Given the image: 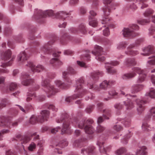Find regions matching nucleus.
<instances>
[{"mask_svg": "<svg viewBox=\"0 0 155 155\" xmlns=\"http://www.w3.org/2000/svg\"><path fill=\"white\" fill-rule=\"evenodd\" d=\"M93 122V120L91 119L86 121L85 118L78 119L77 118H74L72 121L75 127H78L81 129L84 128L85 133L89 134H92L94 132V129L91 125Z\"/></svg>", "mask_w": 155, "mask_h": 155, "instance_id": "1", "label": "nucleus"}, {"mask_svg": "<svg viewBox=\"0 0 155 155\" xmlns=\"http://www.w3.org/2000/svg\"><path fill=\"white\" fill-rule=\"evenodd\" d=\"M84 83V78L82 77L77 79L76 81V85L75 92L77 93L74 94L72 96L67 97L65 101L68 102H70L73 100L77 98L82 97L84 94L87 93L86 90L84 89L82 84Z\"/></svg>", "mask_w": 155, "mask_h": 155, "instance_id": "2", "label": "nucleus"}, {"mask_svg": "<svg viewBox=\"0 0 155 155\" xmlns=\"http://www.w3.org/2000/svg\"><path fill=\"white\" fill-rule=\"evenodd\" d=\"M132 70L133 72L125 74L122 76V78L123 79L127 80L135 77L137 75L136 73L139 74L137 82L140 83L144 81L147 74L144 70L138 67H134Z\"/></svg>", "mask_w": 155, "mask_h": 155, "instance_id": "3", "label": "nucleus"}, {"mask_svg": "<svg viewBox=\"0 0 155 155\" xmlns=\"http://www.w3.org/2000/svg\"><path fill=\"white\" fill-rule=\"evenodd\" d=\"M103 74L102 72L99 71H94L91 73L90 76L91 78L89 76L87 77V86L90 89L94 88V89L97 91H100L101 88L98 86L94 85L93 86V83L92 82L91 79L93 81H97L100 77L102 76Z\"/></svg>", "mask_w": 155, "mask_h": 155, "instance_id": "4", "label": "nucleus"}, {"mask_svg": "<svg viewBox=\"0 0 155 155\" xmlns=\"http://www.w3.org/2000/svg\"><path fill=\"white\" fill-rule=\"evenodd\" d=\"M57 38L55 37L54 39L48 42L46 44L43 46L41 48L40 51L39 52L41 53V58H44L45 56H43L42 54H50L52 52L53 56L54 57H58L61 53L60 51L56 52L54 51L52 48H51V46L55 41Z\"/></svg>", "mask_w": 155, "mask_h": 155, "instance_id": "5", "label": "nucleus"}, {"mask_svg": "<svg viewBox=\"0 0 155 155\" xmlns=\"http://www.w3.org/2000/svg\"><path fill=\"white\" fill-rule=\"evenodd\" d=\"M41 85L44 87V91L48 97H51L54 95L58 91V89H56L54 86L51 84L50 81L49 79H45L42 80Z\"/></svg>", "mask_w": 155, "mask_h": 155, "instance_id": "6", "label": "nucleus"}, {"mask_svg": "<svg viewBox=\"0 0 155 155\" xmlns=\"http://www.w3.org/2000/svg\"><path fill=\"white\" fill-rule=\"evenodd\" d=\"M68 115L67 114H63L60 119L56 120L57 123L63 122V127L61 130V133L63 134L65 133L69 134L71 132L69 127L70 120L68 118Z\"/></svg>", "mask_w": 155, "mask_h": 155, "instance_id": "7", "label": "nucleus"}, {"mask_svg": "<svg viewBox=\"0 0 155 155\" xmlns=\"http://www.w3.org/2000/svg\"><path fill=\"white\" fill-rule=\"evenodd\" d=\"M112 1V0H104V3L105 5L103 9L104 11V16L101 19V23L102 24L108 23L110 20V19L109 16V15L110 12V10L107 5L110 4Z\"/></svg>", "mask_w": 155, "mask_h": 155, "instance_id": "8", "label": "nucleus"}, {"mask_svg": "<svg viewBox=\"0 0 155 155\" xmlns=\"http://www.w3.org/2000/svg\"><path fill=\"white\" fill-rule=\"evenodd\" d=\"M35 18L37 19L41 20L38 21V22H41V19L48 16H52L54 15L53 11L52 10H47L43 11L41 10H36L35 11Z\"/></svg>", "mask_w": 155, "mask_h": 155, "instance_id": "9", "label": "nucleus"}, {"mask_svg": "<svg viewBox=\"0 0 155 155\" xmlns=\"http://www.w3.org/2000/svg\"><path fill=\"white\" fill-rule=\"evenodd\" d=\"M147 1V0H136L134 2L130 3V5H128L127 8L135 10L137 9V5H138L140 6L141 9H144L148 6V4L146 3Z\"/></svg>", "mask_w": 155, "mask_h": 155, "instance_id": "10", "label": "nucleus"}, {"mask_svg": "<svg viewBox=\"0 0 155 155\" xmlns=\"http://www.w3.org/2000/svg\"><path fill=\"white\" fill-rule=\"evenodd\" d=\"M70 15L69 13L61 11L56 13V17L57 18L60 19L58 26L60 28H65L66 25V23L64 21V20L68 18V16Z\"/></svg>", "mask_w": 155, "mask_h": 155, "instance_id": "11", "label": "nucleus"}, {"mask_svg": "<svg viewBox=\"0 0 155 155\" xmlns=\"http://www.w3.org/2000/svg\"><path fill=\"white\" fill-rule=\"evenodd\" d=\"M68 143L66 139H64L60 141L57 144H53L52 145H51L50 147L52 148H54V151L58 154H61L62 151L61 148L67 146Z\"/></svg>", "mask_w": 155, "mask_h": 155, "instance_id": "12", "label": "nucleus"}, {"mask_svg": "<svg viewBox=\"0 0 155 155\" xmlns=\"http://www.w3.org/2000/svg\"><path fill=\"white\" fill-rule=\"evenodd\" d=\"M18 122L15 121L13 122H11L8 117L3 116L0 117V127L6 126L8 127H14L18 125Z\"/></svg>", "mask_w": 155, "mask_h": 155, "instance_id": "13", "label": "nucleus"}, {"mask_svg": "<svg viewBox=\"0 0 155 155\" xmlns=\"http://www.w3.org/2000/svg\"><path fill=\"white\" fill-rule=\"evenodd\" d=\"M70 31L73 33L79 35H85L87 33V28L85 25L83 23L80 24L77 28L73 27L71 28Z\"/></svg>", "mask_w": 155, "mask_h": 155, "instance_id": "14", "label": "nucleus"}, {"mask_svg": "<svg viewBox=\"0 0 155 155\" xmlns=\"http://www.w3.org/2000/svg\"><path fill=\"white\" fill-rule=\"evenodd\" d=\"M96 51H93L92 53L94 55L97 56L96 58L97 60L100 61H104L105 58L104 56H101V55L103 54V48H102L98 45H96L95 46Z\"/></svg>", "mask_w": 155, "mask_h": 155, "instance_id": "15", "label": "nucleus"}, {"mask_svg": "<svg viewBox=\"0 0 155 155\" xmlns=\"http://www.w3.org/2000/svg\"><path fill=\"white\" fill-rule=\"evenodd\" d=\"M119 64L118 61H111L110 62H107L105 63V68L106 69L107 72L110 74H114L117 72V71L113 68L111 66V65L116 66Z\"/></svg>", "mask_w": 155, "mask_h": 155, "instance_id": "16", "label": "nucleus"}, {"mask_svg": "<svg viewBox=\"0 0 155 155\" xmlns=\"http://www.w3.org/2000/svg\"><path fill=\"white\" fill-rule=\"evenodd\" d=\"M106 139H103V137H100L97 143V145L99 147V150L101 153H106L107 151H109L111 147L108 146L104 147L103 144L104 143V141Z\"/></svg>", "mask_w": 155, "mask_h": 155, "instance_id": "17", "label": "nucleus"}, {"mask_svg": "<svg viewBox=\"0 0 155 155\" xmlns=\"http://www.w3.org/2000/svg\"><path fill=\"white\" fill-rule=\"evenodd\" d=\"M26 66L29 67L33 72H39L44 69L45 68L41 64L35 66L33 63L31 61H28Z\"/></svg>", "mask_w": 155, "mask_h": 155, "instance_id": "18", "label": "nucleus"}, {"mask_svg": "<svg viewBox=\"0 0 155 155\" xmlns=\"http://www.w3.org/2000/svg\"><path fill=\"white\" fill-rule=\"evenodd\" d=\"M137 105V114L139 115L141 114L145 110V107L144 104L146 103L147 101L137 99L135 100Z\"/></svg>", "mask_w": 155, "mask_h": 155, "instance_id": "19", "label": "nucleus"}, {"mask_svg": "<svg viewBox=\"0 0 155 155\" xmlns=\"http://www.w3.org/2000/svg\"><path fill=\"white\" fill-rule=\"evenodd\" d=\"M123 35L124 37L133 38L139 35L138 33L131 30L129 28H124L123 30Z\"/></svg>", "mask_w": 155, "mask_h": 155, "instance_id": "20", "label": "nucleus"}, {"mask_svg": "<svg viewBox=\"0 0 155 155\" xmlns=\"http://www.w3.org/2000/svg\"><path fill=\"white\" fill-rule=\"evenodd\" d=\"M34 82V80L30 78L29 75L26 73H23L21 76V84L27 86Z\"/></svg>", "mask_w": 155, "mask_h": 155, "instance_id": "21", "label": "nucleus"}, {"mask_svg": "<svg viewBox=\"0 0 155 155\" xmlns=\"http://www.w3.org/2000/svg\"><path fill=\"white\" fill-rule=\"evenodd\" d=\"M135 47L134 44H130L127 48L126 50L125 51L126 54L131 56H135L139 54V52L137 50H133V48Z\"/></svg>", "mask_w": 155, "mask_h": 155, "instance_id": "22", "label": "nucleus"}, {"mask_svg": "<svg viewBox=\"0 0 155 155\" xmlns=\"http://www.w3.org/2000/svg\"><path fill=\"white\" fill-rule=\"evenodd\" d=\"M90 16L89 18V25L93 27H95L97 25V23L96 19L94 18L93 17L95 16L97 14L93 10H91L90 12Z\"/></svg>", "mask_w": 155, "mask_h": 155, "instance_id": "23", "label": "nucleus"}, {"mask_svg": "<svg viewBox=\"0 0 155 155\" xmlns=\"http://www.w3.org/2000/svg\"><path fill=\"white\" fill-rule=\"evenodd\" d=\"M49 112L48 110H45L42 111L41 113V115L38 116L39 122L42 123L45 120H47L49 117Z\"/></svg>", "mask_w": 155, "mask_h": 155, "instance_id": "24", "label": "nucleus"}, {"mask_svg": "<svg viewBox=\"0 0 155 155\" xmlns=\"http://www.w3.org/2000/svg\"><path fill=\"white\" fill-rule=\"evenodd\" d=\"M115 81L112 80L107 81L105 80L100 84V87L101 89L106 90L107 88L110 87L113 85Z\"/></svg>", "mask_w": 155, "mask_h": 155, "instance_id": "25", "label": "nucleus"}, {"mask_svg": "<svg viewBox=\"0 0 155 155\" xmlns=\"http://www.w3.org/2000/svg\"><path fill=\"white\" fill-rule=\"evenodd\" d=\"M28 57L25 52H21L18 55V60L19 64H23L27 60Z\"/></svg>", "mask_w": 155, "mask_h": 155, "instance_id": "26", "label": "nucleus"}, {"mask_svg": "<svg viewBox=\"0 0 155 155\" xmlns=\"http://www.w3.org/2000/svg\"><path fill=\"white\" fill-rule=\"evenodd\" d=\"M154 47L152 45H150L143 49L144 53H141V54L144 56H148L152 53L153 52Z\"/></svg>", "mask_w": 155, "mask_h": 155, "instance_id": "27", "label": "nucleus"}, {"mask_svg": "<svg viewBox=\"0 0 155 155\" xmlns=\"http://www.w3.org/2000/svg\"><path fill=\"white\" fill-rule=\"evenodd\" d=\"M137 64V62L134 58H128L125 59L124 64L127 66H134Z\"/></svg>", "mask_w": 155, "mask_h": 155, "instance_id": "28", "label": "nucleus"}, {"mask_svg": "<svg viewBox=\"0 0 155 155\" xmlns=\"http://www.w3.org/2000/svg\"><path fill=\"white\" fill-rule=\"evenodd\" d=\"M11 54L12 53L10 50L8 49L2 54L1 57L2 60L5 61H8L11 58Z\"/></svg>", "mask_w": 155, "mask_h": 155, "instance_id": "29", "label": "nucleus"}, {"mask_svg": "<svg viewBox=\"0 0 155 155\" xmlns=\"http://www.w3.org/2000/svg\"><path fill=\"white\" fill-rule=\"evenodd\" d=\"M61 36L60 38V42L63 44H64L65 41L67 40H71V37L69 36L67 33L62 32L61 33Z\"/></svg>", "mask_w": 155, "mask_h": 155, "instance_id": "30", "label": "nucleus"}, {"mask_svg": "<svg viewBox=\"0 0 155 155\" xmlns=\"http://www.w3.org/2000/svg\"><path fill=\"white\" fill-rule=\"evenodd\" d=\"M143 85L142 84H135L132 87L131 92L135 93L141 91L143 88Z\"/></svg>", "mask_w": 155, "mask_h": 155, "instance_id": "31", "label": "nucleus"}, {"mask_svg": "<svg viewBox=\"0 0 155 155\" xmlns=\"http://www.w3.org/2000/svg\"><path fill=\"white\" fill-rule=\"evenodd\" d=\"M128 99L127 101H124L123 103L127 110H130L134 107V105L131 101L129 98H127Z\"/></svg>", "mask_w": 155, "mask_h": 155, "instance_id": "32", "label": "nucleus"}, {"mask_svg": "<svg viewBox=\"0 0 155 155\" xmlns=\"http://www.w3.org/2000/svg\"><path fill=\"white\" fill-rule=\"evenodd\" d=\"M128 44V42L126 41L120 42L117 45V49L119 50H124Z\"/></svg>", "mask_w": 155, "mask_h": 155, "instance_id": "33", "label": "nucleus"}, {"mask_svg": "<svg viewBox=\"0 0 155 155\" xmlns=\"http://www.w3.org/2000/svg\"><path fill=\"white\" fill-rule=\"evenodd\" d=\"M146 147L145 146H143L140 147L139 149L137 150V155H146L147 154Z\"/></svg>", "mask_w": 155, "mask_h": 155, "instance_id": "34", "label": "nucleus"}, {"mask_svg": "<svg viewBox=\"0 0 155 155\" xmlns=\"http://www.w3.org/2000/svg\"><path fill=\"white\" fill-rule=\"evenodd\" d=\"M94 149L95 147L93 146L89 147L86 149H82L81 153H83L85 152L86 153H87L89 155H94L95 154L93 153Z\"/></svg>", "mask_w": 155, "mask_h": 155, "instance_id": "35", "label": "nucleus"}, {"mask_svg": "<svg viewBox=\"0 0 155 155\" xmlns=\"http://www.w3.org/2000/svg\"><path fill=\"white\" fill-rule=\"evenodd\" d=\"M118 120L121 121V123L126 127H129L130 125L131 120L130 118H126L124 119L118 118Z\"/></svg>", "mask_w": 155, "mask_h": 155, "instance_id": "36", "label": "nucleus"}, {"mask_svg": "<svg viewBox=\"0 0 155 155\" xmlns=\"http://www.w3.org/2000/svg\"><path fill=\"white\" fill-rule=\"evenodd\" d=\"M127 151V149L125 147H120L115 151V154L117 155H121Z\"/></svg>", "mask_w": 155, "mask_h": 155, "instance_id": "37", "label": "nucleus"}, {"mask_svg": "<svg viewBox=\"0 0 155 155\" xmlns=\"http://www.w3.org/2000/svg\"><path fill=\"white\" fill-rule=\"evenodd\" d=\"M132 135V134L130 132L128 134L125 136L123 139H121V141L122 143L124 144H127L128 142L129 139L130 138Z\"/></svg>", "mask_w": 155, "mask_h": 155, "instance_id": "38", "label": "nucleus"}, {"mask_svg": "<svg viewBox=\"0 0 155 155\" xmlns=\"http://www.w3.org/2000/svg\"><path fill=\"white\" fill-rule=\"evenodd\" d=\"M56 85L59 87L61 88L65 89L67 86L64 83H63L60 80H57L55 81Z\"/></svg>", "mask_w": 155, "mask_h": 155, "instance_id": "39", "label": "nucleus"}, {"mask_svg": "<svg viewBox=\"0 0 155 155\" xmlns=\"http://www.w3.org/2000/svg\"><path fill=\"white\" fill-rule=\"evenodd\" d=\"M154 12L152 9L150 8L148 9L144 13L143 15L145 17L149 18L153 14Z\"/></svg>", "mask_w": 155, "mask_h": 155, "instance_id": "40", "label": "nucleus"}, {"mask_svg": "<svg viewBox=\"0 0 155 155\" xmlns=\"http://www.w3.org/2000/svg\"><path fill=\"white\" fill-rule=\"evenodd\" d=\"M146 95L149 96L151 98H155V89L151 88L150 89V92L146 93Z\"/></svg>", "mask_w": 155, "mask_h": 155, "instance_id": "41", "label": "nucleus"}, {"mask_svg": "<svg viewBox=\"0 0 155 155\" xmlns=\"http://www.w3.org/2000/svg\"><path fill=\"white\" fill-rule=\"evenodd\" d=\"M37 122H39L38 116L37 117L35 115H32L29 120V123L31 124H34Z\"/></svg>", "mask_w": 155, "mask_h": 155, "instance_id": "42", "label": "nucleus"}, {"mask_svg": "<svg viewBox=\"0 0 155 155\" xmlns=\"http://www.w3.org/2000/svg\"><path fill=\"white\" fill-rule=\"evenodd\" d=\"M103 117L107 119H109V117H107V116H110V110L109 109H105L103 111Z\"/></svg>", "mask_w": 155, "mask_h": 155, "instance_id": "43", "label": "nucleus"}, {"mask_svg": "<svg viewBox=\"0 0 155 155\" xmlns=\"http://www.w3.org/2000/svg\"><path fill=\"white\" fill-rule=\"evenodd\" d=\"M53 62L55 63H58V65L59 66L63 64V63L61 61L56 58H53L50 61V64H53Z\"/></svg>", "mask_w": 155, "mask_h": 155, "instance_id": "44", "label": "nucleus"}, {"mask_svg": "<svg viewBox=\"0 0 155 155\" xmlns=\"http://www.w3.org/2000/svg\"><path fill=\"white\" fill-rule=\"evenodd\" d=\"M9 104V101L7 99H3L1 103H0V109L5 107L6 105Z\"/></svg>", "mask_w": 155, "mask_h": 155, "instance_id": "45", "label": "nucleus"}, {"mask_svg": "<svg viewBox=\"0 0 155 155\" xmlns=\"http://www.w3.org/2000/svg\"><path fill=\"white\" fill-rule=\"evenodd\" d=\"M68 73L74 75L77 74V72L71 66H69L67 68Z\"/></svg>", "mask_w": 155, "mask_h": 155, "instance_id": "46", "label": "nucleus"}, {"mask_svg": "<svg viewBox=\"0 0 155 155\" xmlns=\"http://www.w3.org/2000/svg\"><path fill=\"white\" fill-rule=\"evenodd\" d=\"M150 21V19H142L139 20L137 21V23L139 24L144 25L146 24L149 23Z\"/></svg>", "mask_w": 155, "mask_h": 155, "instance_id": "47", "label": "nucleus"}, {"mask_svg": "<svg viewBox=\"0 0 155 155\" xmlns=\"http://www.w3.org/2000/svg\"><path fill=\"white\" fill-rule=\"evenodd\" d=\"M106 26L104 25L103 27L102 28H104L103 30V35L105 36H107L109 35L110 34V31L109 30V28L108 27L105 28Z\"/></svg>", "mask_w": 155, "mask_h": 155, "instance_id": "48", "label": "nucleus"}, {"mask_svg": "<svg viewBox=\"0 0 155 155\" xmlns=\"http://www.w3.org/2000/svg\"><path fill=\"white\" fill-rule=\"evenodd\" d=\"M30 140L29 138L27 136H22L21 137V142L22 144H25Z\"/></svg>", "mask_w": 155, "mask_h": 155, "instance_id": "49", "label": "nucleus"}, {"mask_svg": "<svg viewBox=\"0 0 155 155\" xmlns=\"http://www.w3.org/2000/svg\"><path fill=\"white\" fill-rule=\"evenodd\" d=\"M82 144L81 140H75L73 143V146L75 147H81Z\"/></svg>", "mask_w": 155, "mask_h": 155, "instance_id": "50", "label": "nucleus"}, {"mask_svg": "<svg viewBox=\"0 0 155 155\" xmlns=\"http://www.w3.org/2000/svg\"><path fill=\"white\" fill-rule=\"evenodd\" d=\"M149 58L150 60L147 61V63L150 65H155V56L150 57Z\"/></svg>", "mask_w": 155, "mask_h": 155, "instance_id": "51", "label": "nucleus"}, {"mask_svg": "<svg viewBox=\"0 0 155 155\" xmlns=\"http://www.w3.org/2000/svg\"><path fill=\"white\" fill-rule=\"evenodd\" d=\"M143 130L145 131H149L150 130V128L149 125L146 123H143L142 125Z\"/></svg>", "mask_w": 155, "mask_h": 155, "instance_id": "52", "label": "nucleus"}, {"mask_svg": "<svg viewBox=\"0 0 155 155\" xmlns=\"http://www.w3.org/2000/svg\"><path fill=\"white\" fill-rule=\"evenodd\" d=\"M17 87V85L15 83H11L9 84V90L10 91H13Z\"/></svg>", "mask_w": 155, "mask_h": 155, "instance_id": "53", "label": "nucleus"}, {"mask_svg": "<svg viewBox=\"0 0 155 155\" xmlns=\"http://www.w3.org/2000/svg\"><path fill=\"white\" fill-rule=\"evenodd\" d=\"M13 58H12L11 60L8 62H5L2 63V64L1 65V66L4 67H5L10 66L12 63V61Z\"/></svg>", "mask_w": 155, "mask_h": 155, "instance_id": "54", "label": "nucleus"}, {"mask_svg": "<svg viewBox=\"0 0 155 155\" xmlns=\"http://www.w3.org/2000/svg\"><path fill=\"white\" fill-rule=\"evenodd\" d=\"M94 106L93 105L88 106L85 110L86 112L87 113H90L91 112L94 108Z\"/></svg>", "mask_w": 155, "mask_h": 155, "instance_id": "55", "label": "nucleus"}, {"mask_svg": "<svg viewBox=\"0 0 155 155\" xmlns=\"http://www.w3.org/2000/svg\"><path fill=\"white\" fill-rule=\"evenodd\" d=\"M36 145L34 142H32L28 147V149L30 151H32L36 148Z\"/></svg>", "mask_w": 155, "mask_h": 155, "instance_id": "56", "label": "nucleus"}, {"mask_svg": "<svg viewBox=\"0 0 155 155\" xmlns=\"http://www.w3.org/2000/svg\"><path fill=\"white\" fill-rule=\"evenodd\" d=\"M104 129V127L100 125H98L97 127L96 131L98 133H101L103 132Z\"/></svg>", "mask_w": 155, "mask_h": 155, "instance_id": "57", "label": "nucleus"}, {"mask_svg": "<svg viewBox=\"0 0 155 155\" xmlns=\"http://www.w3.org/2000/svg\"><path fill=\"white\" fill-rule=\"evenodd\" d=\"M129 28L130 29H131L134 30H138L139 27L137 25L135 24H132L130 25Z\"/></svg>", "mask_w": 155, "mask_h": 155, "instance_id": "58", "label": "nucleus"}, {"mask_svg": "<svg viewBox=\"0 0 155 155\" xmlns=\"http://www.w3.org/2000/svg\"><path fill=\"white\" fill-rule=\"evenodd\" d=\"M114 129L117 131H121L123 129L122 127L119 124H117L114 127Z\"/></svg>", "mask_w": 155, "mask_h": 155, "instance_id": "59", "label": "nucleus"}, {"mask_svg": "<svg viewBox=\"0 0 155 155\" xmlns=\"http://www.w3.org/2000/svg\"><path fill=\"white\" fill-rule=\"evenodd\" d=\"M109 95L113 96H114L117 95L118 93L116 92L115 91L114 89H112L108 91Z\"/></svg>", "mask_w": 155, "mask_h": 155, "instance_id": "60", "label": "nucleus"}, {"mask_svg": "<svg viewBox=\"0 0 155 155\" xmlns=\"http://www.w3.org/2000/svg\"><path fill=\"white\" fill-rule=\"evenodd\" d=\"M149 34L150 35H153L154 32L155 31V27L152 26L149 29Z\"/></svg>", "mask_w": 155, "mask_h": 155, "instance_id": "61", "label": "nucleus"}, {"mask_svg": "<svg viewBox=\"0 0 155 155\" xmlns=\"http://www.w3.org/2000/svg\"><path fill=\"white\" fill-rule=\"evenodd\" d=\"M114 107L118 110H120L123 109L124 105L120 104H117L114 105Z\"/></svg>", "mask_w": 155, "mask_h": 155, "instance_id": "62", "label": "nucleus"}, {"mask_svg": "<svg viewBox=\"0 0 155 155\" xmlns=\"http://www.w3.org/2000/svg\"><path fill=\"white\" fill-rule=\"evenodd\" d=\"M69 73L66 71H64L62 72V77L64 78L66 81H67L68 79V74Z\"/></svg>", "mask_w": 155, "mask_h": 155, "instance_id": "63", "label": "nucleus"}, {"mask_svg": "<svg viewBox=\"0 0 155 155\" xmlns=\"http://www.w3.org/2000/svg\"><path fill=\"white\" fill-rule=\"evenodd\" d=\"M150 114L153 117H155V107H152L150 110Z\"/></svg>", "mask_w": 155, "mask_h": 155, "instance_id": "64", "label": "nucleus"}]
</instances>
